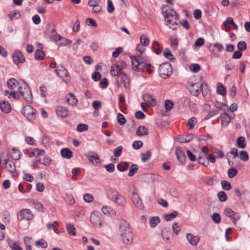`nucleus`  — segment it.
<instances>
[{
  "mask_svg": "<svg viewBox=\"0 0 250 250\" xmlns=\"http://www.w3.org/2000/svg\"><path fill=\"white\" fill-rule=\"evenodd\" d=\"M131 200L134 205L139 209H142L144 208L142 200L137 193L134 192L132 194Z\"/></svg>",
  "mask_w": 250,
  "mask_h": 250,
  "instance_id": "nucleus-19",
  "label": "nucleus"
},
{
  "mask_svg": "<svg viewBox=\"0 0 250 250\" xmlns=\"http://www.w3.org/2000/svg\"><path fill=\"white\" fill-rule=\"evenodd\" d=\"M124 73L122 71L121 68H119V65H117V63L113 64L111 66V69L110 70V73L111 75L114 76H119L120 74Z\"/></svg>",
  "mask_w": 250,
  "mask_h": 250,
  "instance_id": "nucleus-24",
  "label": "nucleus"
},
{
  "mask_svg": "<svg viewBox=\"0 0 250 250\" xmlns=\"http://www.w3.org/2000/svg\"><path fill=\"white\" fill-rule=\"evenodd\" d=\"M32 203L34 205V208L39 211L41 212H44L45 211L44 207L40 202L37 201L33 200Z\"/></svg>",
  "mask_w": 250,
  "mask_h": 250,
  "instance_id": "nucleus-38",
  "label": "nucleus"
},
{
  "mask_svg": "<svg viewBox=\"0 0 250 250\" xmlns=\"http://www.w3.org/2000/svg\"><path fill=\"white\" fill-rule=\"evenodd\" d=\"M103 215L99 211H94L90 215V219L91 222L96 226L99 227H103Z\"/></svg>",
  "mask_w": 250,
  "mask_h": 250,
  "instance_id": "nucleus-9",
  "label": "nucleus"
},
{
  "mask_svg": "<svg viewBox=\"0 0 250 250\" xmlns=\"http://www.w3.org/2000/svg\"><path fill=\"white\" fill-rule=\"evenodd\" d=\"M66 230L69 235L75 236L76 234V229L74 226L71 224L68 223L66 225Z\"/></svg>",
  "mask_w": 250,
  "mask_h": 250,
  "instance_id": "nucleus-36",
  "label": "nucleus"
},
{
  "mask_svg": "<svg viewBox=\"0 0 250 250\" xmlns=\"http://www.w3.org/2000/svg\"><path fill=\"white\" fill-rule=\"evenodd\" d=\"M240 160L246 162L249 160V156L247 151L244 150H241L239 152Z\"/></svg>",
  "mask_w": 250,
  "mask_h": 250,
  "instance_id": "nucleus-47",
  "label": "nucleus"
},
{
  "mask_svg": "<svg viewBox=\"0 0 250 250\" xmlns=\"http://www.w3.org/2000/svg\"><path fill=\"white\" fill-rule=\"evenodd\" d=\"M140 42L143 46H146L149 44V40L146 35L144 34L140 37Z\"/></svg>",
  "mask_w": 250,
  "mask_h": 250,
  "instance_id": "nucleus-49",
  "label": "nucleus"
},
{
  "mask_svg": "<svg viewBox=\"0 0 250 250\" xmlns=\"http://www.w3.org/2000/svg\"><path fill=\"white\" fill-rule=\"evenodd\" d=\"M22 114L29 121H32L36 117L37 111L30 105L24 106L21 109Z\"/></svg>",
  "mask_w": 250,
  "mask_h": 250,
  "instance_id": "nucleus-8",
  "label": "nucleus"
},
{
  "mask_svg": "<svg viewBox=\"0 0 250 250\" xmlns=\"http://www.w3.org/2000/svg\"><path fill=\"white\" fill-rule=\"evenodd\" d=\"M68 95L69 96V97L66 100L67 103L72 106L76 105L78 104V101L75 98L74 95L71 93H70L68 94Z\"/></svg>",
  "mask_w": 250,
  "mask_h": 250,
  "instance_id": "nucleus-29",
  "label": "nucleus"
},
{
  "mask_svg": "<svg viewBox=\"0 0 250 250\" xmlns=\"http://www.w3.org/2000/svg\"><path fill=\"white\" fill-rule=\"evenodd\" d=\"M143 100L147 102L151 106H155L156 105L157 102L156 100L152 97V96L149 94H145L143 95Z\"/></svg>",
  "mask_w": 250,
  "mask_h": 250,
  "instance_id": "nucleus-22",
  "label": "nucleus"
},
{
  "mask_svg": "<svg viewBox=\"0 0 250 250\" xmlns=\"http://www.w3.org/2000/svg\"><path fill=\"white\" fill-rule=\"evenodd\" d=\"M35 245L37 247H40L42 248H46L47 247V243L44 239H40L37 241L35 243Z\"/></svg>",
  "mask_w": 250,
  "mask_h": 250,
  "instance_id": "nucleus-51",
  "label": "nucleus"
},
{
  "mask_svg": "<svg viewBox=\"0 0 250 250\" xmlns=\"http://www.w3.org/2000/svg\"><path fill=\"white\" fill-rule=\"evenodd\" d=\"M56 114L61 117L65 118L68 116L69 110L65 106L59 105L56 109Z\"/></svg>",
  "mask_w": 250,
  "mask_h": 250,
  "instance_id": "nucleus-20",
  "label": "nucleus"
},
{
  "mask_svg": "<svg viewBox=\"0 0 250 250\" xmlns=\"http://www.w3.org/2000/svg\"><path fill=\"white\" fill-rule=\"evenodd\" d=\"M4 95L7 96L8 98L13 97L15 99H18L19 98V95L17 94V93L15 92H10L8 91H4Z\"/></svg>",
  "mask_w": 250,
  "mask_h": 250,
  "instance_id": "nucleus-56",
  "label": "nucleus"
},
{
  "mask_svg": "<svg viewBox=\"0 0 250 250\" xmlns=\"http://www.w3.org/2000/svg\"><path fill=\"white\" fill-rule=\"evenodd\" d=\"M117 119H118V123L121 125H124L125 123V122H126L125 118L121 113H119L118 114V115H117Z\"/></svg>",
  "mask_w": 250,
  "mask_h": 250,
  "instance_id": "nucleus-63",
  "label": "nucleus"
},
{
  "mask_svg": "<svg viewBox=\"0 0 250 250\" xmlns=\"http://www.w3.org/2000/svg\"><path fill=\"white\" fill-rule=\"evenodd\" d=\"M178 213L176 211H174L170 214H166L164 215V218L167 221H169L176 217Z\"/></svg>",
  "mask_w": 250,
  "mask_h": 250,
  "instance_id": "nucleus-43",
  "label": "nucleus"
},
{
  "mask_svg": "<svg viewBox=\"0 0 250 250\" xmlns=\"http://www.w3.org/2000/svg\"><path fill=\"white\" fill-rule=\"evenodd\" d=\"M52 40L55 42L59 46L67 45L72 43L70 40L61 37L60 35L55 34L52 37Z\"/></svg>",
  "mask_w": 250,
  "mask_h": 250,
  "instance_id": "nucleus-13",
  "label": "nucleus"
},
{
  "mask_svg": "<svg viewBox=\"0 0 250 250\" xmlns=\"http://www.w3.org/2000/svg\"><path fill=\"white\" fill-rule=\"evenodd\" d=\"M47 32L51 33L50 38L52 39V37L53 35L57 34L56 30L54 28V26L53 25H48L47 27Z\"/></svg>",
  "mask_w": 250,
  "mask_h": 250,
  "instance_id": "nucleus-55",
  "label": "nucleus"
},
{
  "mask_svg": "<svg viewBox=\"0 0 250 250\" xmlns=\"http://www.w3.org/2000/svg\"><path fill=\"white\" fill-rule=\"evenodd\" d=\"M88 129V125L84 124H79L77 125L76 130L78 132H82L87 131Z\"/></svg>",
  "mask_w": 250,
  "mask_h": 250,
  "instance_id": "nucleus-48",
  "label": "nucleus"
},
{
  "mask_svg": "<svg viewBox=\"0 0 250 250\" xmlns=\"http://www.w3.org/2000/svg\"><path fill=\"white\" fill-rule=\"evenodd\" d=\"M120 238L122 242L126 245L131 244L133 241V233L129 228V225L126 222L120 225Z\"/></svg>",
  "mask_w": 250,
  "mask_h": 250,
  "instance_id": "nucleus-2",
  "label": "nucleus"
},
{
  "mask_svg": "<svg viewBox=\"0 0 250 250\" xmlns=\"http://www.w3.org/2000/svg\"><path fill=\"white\" fill-rule=\"evenodd\" d=\"M138 167L136 164H132L129 168V173L128 174L129 177L133 176L138 171Z\"/></svg>",
  "mask_w": 250,
  "mask_h": 250,
  "instance_id": "nucleus-45",
  "label": "nucleus"
},
{
  "mask_svg": "<svg viewBox=\"0 0 250 250\" xmlns=\"http://www.w3.org/2000/svg\"><path fill=\"white\" fill-rule=\"evenodd\" d=\"M212 219L213 222L215 223L218 224L221 221V217L219 214L214 213L212 215Z\"/></svg>",
  "mask_w": 250,
  "mask_h": 250,
  "instance_id": "nucleus-64",
  "label": "nucleus"
},
{
  "mask_svg": "<svg viewBox=\"0 0 250 250\" xmlns=\"http://www.w3.org/2000/svg\"><path fill=\"white\" fill-rule=\"evenodd\" d=\"M162 13L166 21V25L172 30L176 29L179 26L176 22L179 19V15L170 7H167L165 10H163Z\"/></svg>",
  "mask_w": 250,
  "mask_h": 250,
  "instance_id": "nucleus-1",
  "label": "nucleus"
},
{
  "mask_svg": "<svg viewBox=\"0 0 250 250\" xmlns=\"http://www.w3.org/2000/svg\"><path fill=\"white\" fill-rule=\"evenodd\" d=\"M208 85L207 83H204L201 82H192L189 83V85L188 86V91L190 93L195 96H198L201 91L202 94L204 95L203 88L205 87H207Z\"/></svg>",
  "mask_w": 250,
  "mask_h": 250,
  "instance_id": "nucleus-6",
  "label": "nucleus"
},
{
  "mask_svg": "<svg viewBox=\"0 0 250 250\" xmlns=\"http://www.w3.org/2000/svg\"><path fill=\"white\" fill-rule=\"evenodd\" d=\"M13 62L16 64H18L20 63H23L25 61V58L22 53L19 50H16L12 56Z\"/></svg>",
  "mask_w": 250,
  "mask_h": 250,
  "instance_id": "nucleus-14",
  "label": "nucleus"
},
{
  "mask_svg": "<svg viewBox=\"0 0 250 250\" xmlns=\"http://www.w3.org/2000/svg\"><path fill=\"white\" fill-rule=\"evenodd\" d=\"M151 152L150 151H147L146 153L141 154V160L143 162L148 161L151 158Z\"/></svg>",
  "mask_w": 250,
  "mask_h": 250,
  "instance_id": "nucleus-46",
  "label": "nucleus"
},
{
  "mask_svg": "<svg viewBox=\"0 0 250 250\" xmlns=\"http://www.w3.org/2000/svg\"><path fill=\"white\" fill-rule=\"evenodd\" d=\"M236 146L240 148H245L246 146V144L245 143V138L243 136L239 137L236 141Z\"/></svg>",
  "mask_w": 250,
  "mask_h": 250,
  "instance_id": "nucleus-35",
  "label": "nucleus"
},
{
  "mask_svg": "<svg viewBox=\"0 0 250 250\" xmlns=\"http://www.w3.org/2000/svg\"><path fill=\"white\" fill-rule=\"evenodd\" d=\"M61 154L62 157L69 159L73 157V152L67 148H64L61 149Z\"/></svg>",
  "mask_w": 250,
  "mask_h": 250,
  "instance_id": "nucleus-25",
  "label": "nucleus"
},
{
  "mask_svg": "<svg viewBox=\"0 0 250 250\" xmlns=\"http://www.w3.org/2000/svg\"><path fill=\"white\" fill-rule=\"evenodd\" d=\"M217 92L220 95H224L226 93V89L223 85H219L217 87Z\"/></svg>",
  "mask_w": 250,
  "mask_h": 250,
  "instance_id": "nucleus-61",
  "label": "nucleus"
},
{
  "mask_svg": "<svg viewBox=\"0 0 250 250\" xmlns=\"http://www.w3.org/2000/svg\"><path fill=\"white\" fill-rule=\"evenodd\" d=\"M217 196L221 202H225L228 199V196L225 192L221 191L217 193Z\"/></svg>",
  "mask_w": 250,
  "mask_h": 250,
  "instance_id": "nucleus-50",
  "label": "nucleus"
},
{
  "mask_svg": "<svg viewBox=\"0 0 250 250\" xmlns=\"http://www.w3.org/2000/svg\"><path fill=\"white\" fill-rule=\"evenodd\" d=\"M221 186L222 188L225 190H229L231 188V185L230 183L225 180L221 181Z\"/></svg>",
  "mask_w": 250,
  "mask_h": 250,
  "instance_id": "nucleus-52",
  "label": "nucleus"
},
{
  "mask_svg": "<svg viewBox=\"0 0 250 250\" xmlns=\"http://www.w3.org/2000/svg\"><path fill=\"white\" fill-rule=\"evenodd\" d=\"M55 72L58 77L61 78L64 82L67 83L70 81L69 73L63 66L61 65L57 68L55 70Z\"/></svg>",
  "mask_w": 250,
  "mask_h": 250,
  "instance_id": "nucleus-12",
  "label": "nucleus"
},
{
  "mask_svg": "<svg viewBox=\"0 0 250 250\" xmlns=\"http://www.w3.org/2000/svg\"><path fill=\"white\" fill-rule=\"evenodd\" d=\"M194 138V135L189 134L186 136H181L178 138V141L181 143H188L191 141Z\"/></svg>",
  "mask_w": 250,
  "mask_h": 250,
  "instance_id": "nucleus-31",
  "label": "nucleus"
},
{
  "mask_svg": "<svg viewBox=\"0 0 250 250\" xmlns=\"http://www.w3.org/2000/svg\"><path fill=\"white\" fill-rule=\"evenodd\" d=\"M143 143L141 141H135L132 144V147L134 149H139L143 146Z\"/></svg>",
  "mask_w": 250,
  "mask_h": 250,
  "instance_id": "nucleus-60",
  "label": "nucleus"
},
{
  "mask_svg": "<svg viewBox=\"0 0 250 250\" xmlns=\"http://www.w3.org/2000/svg\"><path fill=\"white\" fill-rule=\"evenodd\" d=\"M102 212L105 215H110L112 213V212L113 211L112 209L111 208V207L108 206H104L102 208Z\"/></svg>",
  "mask_w": 250,
  "mask_h": 250,
  "instance_id": "nucleus-54",
  "label": "nucleus"
},
{
  "mask_svg": "<svg viewBox=\"0 0 250 250\" xmlns=\"http://www.w3.org/2000/svg\"><path fill=\"white\" fill-rule=\"evenodd\" d=\"M173 73V68L171 64L166 62L162 63L159 67V76L163 78L166 79L169 77Z\"/></svg>",
  "mask_w": 250,
  "mask_h": 250,
  "instance_id": "nucleus-7",
  "label": "nucleus"
},
{
  "mask_svg": "<svg viewBox=\"0 0 250 250\" xmlns=\"http://www.w3.org/2000/svg\"><path fill=\"white\" fill-rule=\"evenodd\" d=\"M38 162L45 166H49L51 164L52 159L50 157L43 155L42 158H40L38 159Z\"/></svg>",
  "mask_w": 250,
  "mask_h": 250,
  "instance_id": "nucleus-32",
  "label": "nucleus"
},
{
  "mask_svg": "<svg viewBox=\"0 0 250 250\" xmlns=\"http://www.w3.org/2000/svg\"><path fill=\"white\" fill-rule=\"evenodd\" d=\"M186 237L188 242L192 246H197L200 240L198 235H193L191 233H188Z\"/></svg>",
  "mask_w": 250,
  "mask_h": 250,
  "instance_id": "nucleus-21",
  "label": "nucleus"
},
{
  "mask_svg": "<svg viewBox=\"0 0 250 250\" xmlns=\"http://www.w3.org/2000/svg\"><path fill=\"white\" fill-rule=\"evenodd\" d=\"M0 108L1 111L5 113H8L11 111V105L6 101H3L0 103Z\"/></svg>",
  "mask_w": 250,
  "mask_h": 250,
  "instance_id": "nucleus-27",
  "label": "nucleus"
},
{
  "mask_svg": "<svg viewBox=\"0 0 250 250\" xmlns=\"http://www.w3.org/2000/svg\"><path fill=\"white\" fill-rule=\"evenodd\" d=\"M197 122V119L195 117H191L190 118L188 122L187 125L189 126V129H192L194 126Z\"/></svg>",
  "mask_w": 250,
  "mask_h": 250,
  "instance_id": "nucleus-57",
  "label": "nucleus"
},
{
  "mask_svg": "<svg viewBox=\"0 0 250 250\" xmlns=\"http://www.w3.org/2000/svg\"><path fill=\"white\" fill-rule=\"evenodd\" d=\"M133 70L139 72H142L148 63L146 62L144 59L139 56H132L130 57Z\"/></svg>",
  "mask_w": 250,
  "mask_h": 250,
  "instance_id": "nucleus-5",
  "label": "nucleus"
},
{
  "mask_svg": "<svg viewBox=\"0 0 250 250\" xmlns=\"http://www.w3.org/2000/svg\"><path fill=\"white\" fill-rule=\"evenodd\" d=\"M163 54L165 58L171 61L175 60V58L173 57V55L171 53L170 50L168 48H166L164 50Z\"/></svg>",
  "mask_w": 250,
  "mask_h": 250,
  "instance_id": "nucleus-42",
  "label": "nucleus"
},
{
  "mask_svg": "<svg viewBox=\"0 0 250 250\" xmlns=\"http://www.w3.org/2000/svg\"><path fill=\"white\" fill-rule=\"evenodd\" d=\"M161 236L163 239L166 243H169L170 242V240L173 236V234L170 232V229L164 228L162 230Z\"/></svg>",
  "mask_w": 250,
  "mask_h": 250,
  "instance_id": "nucleus-17",
  "label": "nucleus"
},
{
  "mask_svg": "<svg viewBox=\"0 0 250 250\" xmlns=\"http://www.w3.org/2000/svg\"><path fill=\"white\" fill-rule=\"evenodd\" d=\"M10 157L15 160H19L21 157V152L17 148H13L10 154Z\"/></svg>",
  "mask_w": 250,
  "mask_h": 250,
  "instance_id": "nucleus-33",
  "label": "nucleus"
},
{
  "mask_svg": "<svg viewBox=\"0 0 250 250\" xmlns=\"http://www.w3.org/2000/svg\"><path fill=\"white\" fill-rule=\"evenodd\" d=\"M8 16L10 20L12 21L14 19L16 20L19 19L21 17V15L19 11L14 10L13 11L9 12L8 14Z\"/></svg>",
  "mask_w": 250,
  "mask_h": 250,
  "instance_id": "nucleus-30",
  "label": "nucleus"
},
{
  "mask_svg": "<svg viewBox=\"0 0 250 250\" xmlns=\"http://www.w3.org/2000/svg\"><path fill=\"white\" fill-rule=\"evenodd\" d=\"M224 212L226 216L230 218L234 224H235L236 221L240 218L239 215L230 208H226L224 210Z\"/></svg>",
  "mask_w": 250,
  "mask_h": 250,
  "instance_id": "nucleus-18",
  "label": "nucleus"
},
{
  "mask_svg": "<svg viewBox=\"0 0 250 250\" xmlns=\"http://www.w3.org/2000/svg\"><path fill=\"white\" fill-rule=\"evenodd\" d=\"M237 170L234 167L230 168L228 171V176L230 178H233L237 174Z\"/></svg>",
  "mask_w": 250,
  "mask_h": 250,
  "instance_id": "nucleus-53",
  "label": "nucleus"
},
{
  "mask_svg": "<svg viewBox=\"0 0 250 250\" xmlns=\"http://www.w3.org/2000/svg\"><path fill=\"white\" fill-rule=\"evenodd\" d=\"M148 134L147 129L145 126H140L137 129L136 134L137 136H141L146 135Z\"/></svg>",
  "mask_w": 250,
  "mask_h": 250,
  "instance_id": "nucleus-34",
  "label": "nucleus"
},
{
  "mask_svg": "<svg viewBox=\"0 0 250 250\" xmlns=\"http://www.w3.org/2000/svg\"><path fill=\"white\" fill-rule=\"evenodd\" d=\"M106 194L108 199L113 201L118 206H124L126 203L125 197L113 188L108 189L106 192Z\"/></svg>",
  "mask_w": 250,
  "mask_h": 250,
  "instance_id": "nucleus-4",
  "label": "nucleus"
},
{
  "mask_svg": "<svg viewBox=\"0 0 250 250\" xmlns=\"http://www.w3.org/2000/svg\"><path fill=\"white\" fill-rule=\"evenodd\" d=\"M128 167L129 163L127 162H124L119 163L117 166V168L119 171L123 172L127 170Z\"/></svg>",
  "mask_w": 250,
  "mask_h": 250,
  "instance_id": "nucleus-40",
  "label": "nucleus"
},
{
  "mask_svg": "<svg viewBox=\"0 0 250 250\" xmlns=\"http://www.w3.org/2000/svg\"><path fill=\"white\" fill-rule=\"evenodd\" d=\"M123 150L122 146H120L114 149L113 154L115 157H120L122 154Z\"/></svg>",
  "mask_w": 250,
  "mask_h": 250,
  "instance_id": "nucleus-58",
  "label": "nucleus"
},
{
  "mask_svg": "<svg viewBox=\"0 0 250 250\" xmlns=\"http://www.w3.org/2000/svg\"><path fill=\"white\" fill-rule=\"evenodd\" d=\"M8 244L12 250H22L18 243L12 242L11 240H8Z\"/></svg>",
  "mask_w": 250,
  "mask_h": 250,
  "instance_id": "nucleus-44",
  "label": "nucleus"
},
{
  "mask_svg": "<svg viewBox=\"0 0 250 250\" xmlns=\"http://www.w3.org/2000/svg\"><path fill=\"white\" fill-rule=\"evenodd\" d=\"M19 84L18 89L19 94L27 103H32L33 102V96L31 90L27 83L25 81L21 80Z\"/></svg>",
  "mask_w": 250,
  "mask_h": 250,
  "instance_id": "nucleus-3",
  "label": "nucleus"
},
{
  "mask_svg": "<svg viewBox=\"0 0 250 250\" xmlns=\"http://www.w3.org/2000/svg\"><path fill=\"white\" fill-rule=\"evenodd\" d=\"M34 56L36 60L42 61L44 59L45 54L42 50L38 49L36 51Z\"/></svg>",
  "mask_w": 250,
  "mask_h": 250,
  "instance_id": "nucleus-39",
  "label": "nucleus"
},
{
  "mask_svg": "<svg viewBox=\"0 0 250 250\" xmlns=\"http://www.w3.org/2000/svg\"><path fill=\"white\" fill-rule=\"evenodd\" d=\"M160 222V219L159 217H151L149 219V224L151 228L155 227Z\"/></svg>",
  "mask_w": 250,
  "mask_h": 250,
  "instance_id": "nucleus-37",
  "label": "nucleus"
},
{
  "mask_svg": "<svg viewBox=\"0 0 250 250\" xmlns=\"http://www.w3.org/2000/svg\"><path fill=\"white\" fill-rule=\"evenodd\" d=\"M220 118L221 119V125L223 126H227L231 120L230 117L225 112L221 113Z\"/></svg>",
  "mask_w": 250,
  "mask_h": 250,
  "instance_id": "nucleus-23",
  "label": "nucleus"
},
{
  "mask_svg": "<svg viewBox=\"0 0 250 250\" xmlns=\"http://www.w3.org/2000/svg\"><path fill=\"white\" fill-rule=\"evenodd\" d=\"M165 106L167 110H170L173 107V103L170 100H167L165 101Z\"/></svg>",
  "mask_w": 250,
  "mask_h": 250,
  "instance_id": "nucleus-59",
  "label": "nucleus"
},
{
  "mask_svg": "<svg viewBox=\"0 0 250 250\" xmlns=\"http://www.w3.org/2000/svg\"><path fill=\"white\" fill-rule=\"evenodd\" d=\"M175 153L177 156V160L182 165L185 164L186 156L184 151L180 147H177L176 148Z\"/></svg>",
  "mask_w": 250,
  "mask_h": 250,
  "instance_id": "nucleus-16",
  "label": "nucleus"
},
{
  "mask_svg": "<svg viewBox=\"0 0 250 250\" xmlns=\"http://www.w3.org/2000/svg\"><path fill=\"white\" fill-rule=\"evenodd\" d=\"M237 48L240 51H244L247 49V44L244 41H240L237 44Z\"/></svg>",
  "mask_w": 250,
  "mask_h": 250,
  "instance_id": "nucleus-62",
  "label": "nucleus"
},
{
  "mask_svg": "<svg viewBox=\"0 0 250 250\" xmlns=\"http://www.w3.org/2000/svg\"><path fill=\"white\" fill-rule=\"evenodd\" d=\"M3 164L5 165V168L9 172L13 173V176H17V173H14L16 171V166L14 163L12 161H8V159L3 160Z\"/></svg>",
  "mask_w": 250,
  "mask_h": 250,
  "instance_id": "nucleus-15",
  "label": "nucleus"
},
{
  "mask_svg": "<svg viewBox=\"0 0 250 250\" xmlns=\"http://www.w3.org/2000/svg\"><path fill=\"white\" fill-rule=\"evenodd\" d=\"M33 217L34 215L29 209H22L17 213V219L19 221H29L32 220Z\"/></svg>",
  "mask_w": 250,
  "mask_h": 250,
  "instance_id": "nucleus-10",
  "label": "nucleus"
},
{
  "mask_svg": "<svg viewBox=\"0 0 250 250\" xmlns=\"http://www.w3.org/2000/svg\"><path fill=\"white\" fill-rule=\"evenodd\" d=\"M85 156L88 160L93 165H97L100 163L99 156L97 154L93 155L86 154Z\"/></svg>",
  "mask_w": 250,
  "mask_h": 250,
  "instance_id": "nucleus-28",
  "label": "nucleus"
},
{
  "mask_svg": "<svg viewBox=\"0 0 250 250\" xmlns=\"http://www.w3.org/2000/svg\"><path fill=\"white\" fill-rule=\"evenodd\" d=\"M123 84L124 86L126 89H129L130 88V81L127 75L124 72L120 74L118 76L117 80V84L118 87H120L121 84Z\"/></svg>",
  "mask_w": 250,
  "mask_h": 250,
  "instance_id": "nucleus-11",
  "label": "nucleus"
},
{
  "mask_svg": "<svg viewBox=\"0 0 250 250\" xmlns=\"http://www.w3.org/2000/svg\"><path fill=\"white\" fill-rule=\"evenodd\" d=\"M20 82H18L15 78H11L7 82L8 87L11 89H15L19 87Z\"/></svg>",
  "mask_w": 250,
  "mask_h": 250,
  "instance_id": "nucleus-26",
  "label": "nucleus"
},
{
  "mask_svg": "<svg viewBox=\"0 0 250 250\" xmlns=\"http://www.w3.org/2000/svg\"><path fill=\"white\" fill-rule=\"evenodd\" d=\"M198 160L199 163L204 166H208L209 164L208 157L205 154L199 156Z\"/></svg>",
  "mask_w": 250,
  "mask_h": 250,
  "instance_id": "nucleus-41",
  "label": "nucleus"
}]
</instances>
